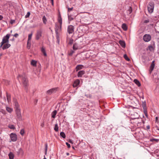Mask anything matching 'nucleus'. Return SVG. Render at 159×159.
<instances>
[{"label": "nucleus", "mask_w": 159, "mask_h": 159, "mask_svg": "<svg viewBox=\"0 0 159 159\" xmlns=\"http://www.w3.org/2000/svg\"><path fill=\"white\" fill-rule=\"evenodd\" d=\"M10 36L11 34H7L6 36H4L2 38V42L0 43V48L2 47L4 44L8 43Z\"/></svg>", "instance_id": "1"}, {"label": "nucleus", "mask_w": 159, "mask_h": 159, "mask_svg": "<svg viewBox=\"0 0 159 159\" xmlns=\"http://www.w3.org/2000/svg\"><path fill=\"white\" fill-rule=\"evenodd\" d=\"M139 116L138 113L136 112L131 113L130 116V121H131V123H132V120H134L136 119H139Z\"/></svg>", "instance_id": "2"}, {"label": "nucleus", "mask_w": 159, "mask_h": 159, "mask_svg": "<svg viewBox=\"0 0 159 159\" xmlns=\"http://www.w3.org/2000/svg\"><path fill=\"white\" fill-rule=\"evenodd\" d=\"M22 80V83L24 86L25 87V90H26V92H27V90L28 89L27 86H28V80L25 77H23Z\"/></svg>", "instance_id": "3"}, {"label": "nucleus", "mask_w": 159, "mask_h": 159, "mask_svg": "<svg viewBox=\"0 0 159 159\" xmlns=\"http://www.w3.org/2000/svg\"><path fill=\"white\" fill-rule=\"evenodd\" d=\"M154 5V4L153 2H150L148 4V12L150 13H151L153 12Z\"/></svg>", "instance_id": "4"}, {"label": "nucleus", "mask_w": 159, "mask_h": 159, "mask_svg": "<svg viewBox=\"0 0 159 159\" xmlns=\"http://www.w3.org/2000/svg\"><path fill=\"white\" fill-rule=\"evenodd\" d=\"M16 120L17 121H21L22 120V116L20 110L16 111Z\"/></svg>", "instance_id": "5"}, {"label": "nucleus", "mask_w": 159, "mask_h": 159, "mask_svg": "<svg viewBox=\"0 0 159 159\" xmlns=\"http://www.w3.org/2000/svg\"><path fill=\"white\" fill-rule=\"evenodd\" d=\"M58 89L57 87L53 88L47 91L46 93L49 95H51L53 93H56Z\"/></svg>", "instance_id": "6"}, {"label": "nucleus", "mask_w": 159, "mask_h": 159, "mask_svg": "<svg viewBox=\"0 0 159 159\" xmlns=\"http://www.w3.org/2000/svg\"><path fill=\"white\" fill-rule=\"evenodd\" d=\"M62 25L59 24V25H56V28H55V33L56 35H58L59 33L61 30Z\"/></svg>", "instance_id": "7"}, {"label": "nucleus", "mask_w": 159, "mask_h": 159, "mask_svg": "<svg viewBox=\"0 0 159 159\" xmlns=\"http://www.w3.org/2000/svg\"><path fill=\"white\" fill-rule=\"evenodd\" d=\"M10 137L11 140L13 142H15L17 140V136L15 133H11L10 134Z\"/></svg>", "instance_id": "8"}, {"label": "nucleus", "mask_w": 159, "mask_h": 159, "mask_svg": "<svg viewBox=\"0 0 159 159\" xmlns=\"http://www.w3.org/2000/svg\"><path fill=\"white\" fill-rule=\"evenodd\" d=\"M42 31L40 30H38L36 34L35 39L36 40H39L42 36Z\"/></svg>", "instance_id": "9"}, {"label": "nucleus", "mask_w": 159, "mask_h": 159, "mask_svg": "<svg viewBox=\"0 0 159 159\" xmlns=\"http://www.w3.org/2000/svg\"><path fill=\"white\" fill-rule=\"evenodd\" d=\"M151 39V36L149 34H145L143 36V39L146 42H148L150 41Z\"/></svg>", "instance_id": "10"}, {"label": "nucleus", "mask_w": 159, "mask_h": 159, "mask_svg": "<svg viewBox=\"0 0 159 159\" xmlns=\"http://www.w3.org/2000/svg\"><path fill=\"white\" fill-rule=\"evenodd\" d=\"M74 28L71 25H69L67 28V32L69 34H72L74 32Z\"/></svg>", "instance_id": "11"}, {"label": "nucleus", "mask_w": 159, "mask_h": 159, "mask_svg": "<svg viewBox=\"0 0 159 159\" xmlns=\"http://www.w3.org/2000/svg\"><path fill=\"white\" fill-rule=\"evenodd\" d=\"M152 45L148 46V48L149 50L150 51H152L154 50L155 48V42L154 41L151 42Z\"/></svg>", "instance_id": "12"}, {"label": "nucleus", "mask_w": 159, "mask_h": 159, "mask_svg": "<svg viewBox=\"0 0 159 159\" xmlns=\"http://www.w3.org/2000/svg\"><path fill=\"white\" fill-rule=\"evenodd\" d=\"M57 21L59 24L61 25H62V18L59 11H58V14Z\"/></svg>", "instance_id": "13"}, {"label": "nucleus", "mask_w": 159, "mask_h": 159, "mask_svg": "<svg viewBox=\"0 0 159 159\" xmlns=\"http://www.w3.org/2000/svg\"><path fill=\"white\" fill-rule=\"evenodd\" d=\"M80 80L79 79H76L74 82L73 84V86L74 88L78 87L80 84Z\"/></svg>", "instance_id": "14"}, {"label": "nucleus", "mask_w": 159, "mask_h": 159, "mask_svg": "<svg viewBox=\"0 0 159 159\" xmlns=\"http://www.w3.org/2000/svg\"><path fill=\"white\" fill-rule=\"evenodd\" d=\"M154 62H155V61H152V62L151 65V66L150 67L149 72H150V74H151V73L152 72V71L153 70V69L154 67V66H155Z\"/></svg>", "instance_id": "15"}, {"label": "nucleus", "mask_w": 159, "mask_h": 159, "mask_svg": "<svg viewBox=\"0 0 159 159\" xmlns=\"http://www.w3.org/2000/svg\"><path fill=\"white\" fill-rule=\"evenodd\" d=\"M84 67V66L82 65H78L75 67V69L76 71L83 69Z\"/></svg>", "instance_id": "16"}, {"label": "nucleus", "mask_w": 159, "mask_h": 159, "mask_svg": "<svg viewBox=\"0 0 159 159\" xmlns=\"http://www.w3.org/2000/svg\"><path fill=\"white\" fill-rule=\"evenodd\" d=\"M85 73V72L84 70H80L78 72L77 74V76L78 77H81L82 75Z\"/></svg>", "instance_id": "17"}, {"label": "nucleus", "mask_w": 159, "mask_h": 159, "mask_svg": "<svg viewBox=\"0 0 159 159\" xmlns=\"http://www.w3.org/2000/svg\"><path fill=\"white\" fill-rule=\"evenodd\" d=\"M2 47V49L3 50L9 48L11 46L10 44L8 43H6Z\"/></svg>", "instance_id": "18"}, {"label": "nucleus", "mask_w": 159, "mask_h": 159, "mask_svg": "<svg viewBox=\"0 0 159 159\" xmlns=\"http://www.w3.org/2000/svg\"><path fill=\"white\" fill-rule=\"evenodd\" d=\"M32 35L33 33L32 32L31 34H29L28 35V39L27 41V45H28L29 43H30V42Z\"/></svg>", "instance_id": "19"}, {"label": "nucleus", "mask_w": 159, "mask_h": 159, "mask_svg": "<svg viewBox=\"0 0 159 159\" xmlns=\"http://www.w3.org/2000/svg\"><path fill=\"white\" fill-rule=\"evenodd\" d=\"M119 43L122 48H125V43L124 41L121 40H120Z\"/></svg>", "instance_id": "20"}, {"label": "nucleus", "mask_w": 159, "mask_h": 159, "mask_svg": "<svg viewBox=\"0 0 159 159\" xmlns=\"http://www.w3.org/2000/svg\"><path fill=\"white\" fill-rule=\"evenodd\" d=\"M17 153L18 155H21L22 156L24 154V152L21 148H20L17 152Z\"/></svg>", "instance_id": "21"}, {"label": "nucleus", "mask_w": 159, "mask_h": 159, "mask_svg": "<svg viewBox=\"0 0 159 159\" xmlns=\"http://www.w3.org/2000/svg\"><path fill=\"white\" fill-rule=\"evenodd\" d=\"M125 107H126V108L124 110V114L126 115V116L129 117V116L126 114L127 113V111H128L129 109V105H128L127 106H125Z\"/></svg>", "instance_id": "22"}, {"label": "nucleus", "mask_w": 159, "mask_h": 159, "mask_svg": "<svg viewBox=\"0 0 159 159\" xmlns=\"http://www.w3.org/2000/svg\"><path fill=\"white\" fill-rule=\"evenodd\" d=\"M37 62L34 60H32L31 61V65L34 67L37 66Z\"/></svg>", "instance_id": "23"}, {"label": "nucleus", "mask_w": 159, "mask_h": 159, "mask_svg": "<svg viewBox=\"0 0 159 159\" xmlns=\"http://www.w3.org/2000/svg\"><path fill=\"white\" fill-rule=\"evenodd\" d=\"M6 96L7 100L8 102H9L11 101V96L10 94H8L7 93H6Z\"/></svg>", "instance_id": "24"}, {"label": "nucleus", "mask_w": 159, "mask_h": 159, "mask_svg": "<svg viewBox=\"0 0 159 159\" xmlns=\"http://www.w3.org/2000/svg\"><path fill=\"white\" fill-rule=\"evenodd\" d=\"M72 48L75 51L76 50L78 49L77 44L76 43H74L73 44Z\"/></svg>", "instance_id": "25"}, {"label": "nucleus", "mask_w": 159, "mask_h": 159, "mask_svg": "<svg viewBox=\"0 0 159 159\" xmlns=\"http://www.w3.org/2000/svg\"><path fill=\"white\" fill-rule=\"evenodd\" d=\"M15 111L17 110H20L19 108V105L18 103L17 102H16L15 103Z\"/></svg>", "instance_id": "26"}, {"label": "nucleus", "mask_w": 159, "mask_h": 159, "mask_svg": "<svg viewBox=\"0 0 159 159\" xmlns=\"http://www.w3.org/2000/svg\"><path fill=\"white\" fill-rule=\"evenodd\" d=\"M133 81L139 87L141 85V84L139 82V81L137 80V79H134Z\"/></svg>", "instance_id": "27"}, {"label": "nucleus", "mask_w": 159, "mask_h": 159, "mask_svg": "<svg viewBox=\"0 0 159 159\" xmlns=\"http://www.w3.org/2000/svg\"><path fill=\"white\" fill-rule=\"evenodd\" d=\"M57 113V111L56 110H54L52 113V117L53 118H55L56 117V115Z\"/></svg>", "instance_id": "28"}, {"label": "nucleus", "mask_w": 159, "mask_h": 159, "mask_svg": "<svg viewBox=\"0 0 159 159\" xmlns=\"http://www.w3.org/2000/svg\"><path fill=\"white\" fill-rule=\"evenodd\" d=\"M122 28L124 31H126L127 30V26L125 24L123 23L122 24Z\"/></svg>", "instance_id": "29"}, {"label": "nucleus", "mask_w": 159, "mask_h": 159, "mask_svg": "<svg viewBox=\"0 0 159 159\" xmlns=\"http://www.w3.org/2000/svg\"><path fill=\"white\" fill-rule=\"evenodd\" d=\"M9 158L10 159H14V155L12 152H10L8 154Z\"/></svg>", "instance_id": "30"}, {"label": "nucleus", "mask_w": 159, "mask_h": 159, "mask_svg": "<svg viewBox=\"0 0 159 159\" xmlns=\"http://www.w3.org/2000/svg\"><path fill=\"white\" fill-rule=\"evenodd\" d=\"M41 52L43 54L44 56H47V55L46 53V52L45 49L43 47L41 49Z\"/></svg>", "instance_id": "31"}, {"label": "nucleus", "mask_w": 159, "mask_h": 159, "mask_svg": "<svg viewBox=\"0 0 159 159\" xmlns=\"http://www.w3.org/2000/svg\"><path fill=\"white\" fill-rule=\"evenodd\" d=\"M69 41L68 44L71 45L73 43L74 40L72 38L69 39Z\"/></svg>", "instance_id": "32"}, {"label": "nucleus", "mask_w": 159, "mask_h": 159, "mask_svg": "<svg viewBox=\"0 0 159 159\" xmlns=\"http://www.w3.org/2000/svg\"><path fill=\"white\" fill-rule=\"evenodd\" d=\"M54 130L56 132H57L58 131V124L56 123L55 125V126L54 127Z\"/></svg>", "instance_id": "33"}, {"label": "nucleus", "mask_w": 159, "mask_h": 159, "mask_svg": "<svg viewBox=\"0 0 159 159\" xmlns=\"http://www.w3.org/2000/svg\"><path fill=\"white\" fill-rule=\"evenodd\" d=\"M6 110L9 112L11 113L13 111L12 109L8 107H6Z\"/></svg>", "instance_id": "34"}, {"label": "nucleus", "mask_w": 159, "mask_h": 159, "mask_svg": "<svg viewBox=\"0 0 159 159\" xmlns=\"http://www.w3.org/2000/svg\"><path fill=\"white\" fill-rule=\"evenodd\" d=\"M142 107L143 108V111L147 110L146 104V102H143Z\"/></svg>", "instance_id": "35"}, {"label": "nucleus", "mask_w": 159, "mask_h": 159, "mask_svg": "<svg viewBox=\"0 0 159 159\" xmlns=\"http://www.w3.org/2000/svg\"><path fill=\"white\" fill-rule=\"evenodd\" d=\"M42 20L43 23L45 25L46 24L47 20L46 18L45 17V16H43L42 18Z\"/></svg>", "instance_id": "36"}, {"label": "nucleus", "mask_w": 159, "mask_h": 159, "mask_svg": "<svg viewBox=\"0 0 159 159\" xmlns=\"http://www.w3.org/2000/svg\"><path fill=\"white\" fill-rule=\"evenodd\" d=\"M60 135L63 138H64V139L65 138L66 135L64 132H61L60 133Z\"/></svg>", "instance_id": "37"}, {"label": "nucleus", "mask_w": 159, "mask_h": 159, "mask_svg": "<svg viewBox=\"0 0 159 159\" xmlns=\"http://www.w3.org/2000/svg\"><path fill=\"white\" fill-rule=\"evenodd\" d=\"M8 127L11 129H16L15 127L13 125H8Z\"/></svg>", "instance_id": "38"}, {"label": "nucleus", "mask_w": 159, "mask_h": 159, "mask_svg": "<svg viewBox=\"0 0 159 159\" xmlns=\"http://www.w3.org/2000/svg\"><path fill=\"white\" fill-rule=\"evenodd\" d=\"M123 57L127 61H129V58L128 57L126 54L124 55Z\"/></svg>", "instance_id": "39"}, {"label": "nucleus", "mask_w": 159, "mask_h": 159, "mask_svg": "<svg viewBox=\"0 0 159 159\" xmlns=\"http://www.w3.org/2000/svg\"><path fill=\"white\" fill-rule=\"evenodd\" d=\"M150 141L152 142H153L154 141H155L156 142H158L159 141V139H155L154 138H152L150 139Z\"/></svg>", "instance_id": "40"}, {"label": "nucleus", "mask_w": 159, "mask_h": 159, "mask_svg": "<svg viewBox=\"0 0 159 159\" xmlns=\"http://www.w3.org/2000/svg\"><path fill=\"white\" fill-rule=\"evenodd\" d=\"M45 154L46 155L47 154V152L48 150V144L46 143L45 144Z\"/></svg>", "instance_id": "41"}, {"label": "nucleus", "mask_w": 159, "mask_h": 159, "mask_svg": "<svg viewBox=\"0 0 159 159\" xmlns=\"http://www.w3.org/2000/svg\"><path fill=\"white\" fill-rule=\"evenodd\" d=\"M20 133L22 136H23L25 133L24 130L23 129H22L20 132Z\"/></svg>", "instance_id": "42"}, {"label": "nucleus", "mask_w": 159, "mask_h": 159, "mask_svg": "<svg viewBox=\"0 0 159 159\" xmlns=\"http://www.w3.org/2000/svg\"><path fill=\"white\" fill-rule=\"evenodd\" d=\"M75 52L74 51L71 50L68 53V55L70 56H72L73 54Z\"/></svg>", "instance_id": "43"}, {"label": "nucleus", "mask_w": 159, "mask_h": 159, "mask_svg": "<svg viewBox=\"0 0 159 159\" xmlns=\"http://www.w3.org/2000/svg\"><path fill=\"white\" fill-rule=\"evenodd\" d=\"M68 16L69 20H71L73 19V18L71 17V15H70L69 13H68Z\"/></svg>", "instance_id": "44"}, {"label": "nucleus", "mask_w": 159, "mask_h": 159, "mask_svg": "<svg viewBox=\"0 0 159 159\" xmlns=\"http://www.w3.org/2000/svg\"><path fill=\"white\" fill-rule=\"evenodd\" d=\"M30 12H27L26 15H25V18H27L29 17L30 16Z\"/></svg>", "instance_id": "45"}, {"label": "nucleus", "mask_w": 159, "mask_h": 159, "mask_svg": "<svg viewBox=\"0 0 159 159\" xmlns=\"http://www.w3.org/2000/svg\"><path fill=\"white\" fill-rule=\"evenodd\" d=\"M73 9V7H72L71 8L68 7V13H69V12H70Z\"/></svg>", "instance_id": "46"}, {"label": "nucleus", "mask_w": 159, "mask_h": 159, "mask_svg": "<svg viewBox=\"0 0 159 159\" xmlns=\"http://www.w3.org/2000/svg\"><path fill=\"white\" fill-rule=\"evenodd\" d=\"M15 22V20H14L11 19L10 21V23L11 24H13Z\"/></svg>", "instance_id": "47"}, {"label": "nucleus", "mask_w": 159, "mask_h": 159, "mask_svg": "<svg viewBox=\"0 0 159 159\" xmlns=\"http://www.w3.org/2000/svg\"><path fill=\"white\" fill-rule=\"evenodd\" d=\"M66 146L67 147V148H70V144H69L68 143H67V142H66Z\"/></svg>", "instance_id": "48"}, {"label": "nucleus", "mask_w": 159, "mask_h": 159, "mask_svg": "<svg viewBox=\"0 0 159 159\" xmlns=\"http://www.w3.org/2000/svg\"><path fill=\"white\" fill-rule=\"evenodd\" d=\"M149 20H145L144 21V23H147L148 22H149Z\"/></svg>", "instance_id": "49"}, {"label": "nucleus", "mask_w": 159, "mask_h": 159, "mask_svg": "<svg viewBox=\"0 0 159 159\" xmlns=\"http://www.w3.org/2000/svg\"><path fill=\"white\" fill-rule=\"evenodd\" d=\"M19 36V34L17 33H16L14 35H13V36L15 38H17Z\"/></svg>", "instance_id": "50"}, {"label": "nucleus", "mask_w": 159, "mask_h": 159, "mask_svg": "<svg viewBox=\"0 0 159 159\" xmlns=\"http://www.w3.org/2000/svg\"><path fill=\"white\" fill-rule=\"evenodd\" d=\"M144 111V112L145 114V115L147 117L148 116V114H147V110H144V111Z\"/></svg>", "instance_id": "51"}, {"label": "nucleus", "mask_w": 159, "mask_h": 159, "mask_svg": "<svg viewBox=\"0 0 159 159\" xmlns=\"http://www.w3.org/2000/svg\"><path fill=\"white\" fill-rule=\"evenodd\" d=\"M68 142L71 144H73V141L71 139H69L68 140Z\"/></svg>", "instance_id": "52"}, {"label": "nucleus", "mask_w": 159, "mask_h": 159, "mask_svg": "<svg viewBox=\"0 0 159 159\" xmlns=\"http://www.w3.org/2000/svg\"><path fill=\"white\" fill-rule=\"evenodd\" d=\"M44 122H43L42 123H41V126L42 127H44Z\"/></svg>", "instance_id": "53"}, {"label": "nucleus", "mask_w": 159, "mask_h": 159, "mask_svg": "<svg viewBox=\"0 0 159 159\" xmlns=\"http://www.w3.org/2000/svg\"><path fill=\"white\" fill-rule=\"evenodd\" d=\"M141 122H138L137 124V125L138 126L141 125Z\"/></svg>", "instance_id": "54"}, {"label": "nucleus", "mask_w": 159, "mask_h": 159, "mask_svg": "<svg viewBox=\"0 0 159 159\" xmlns=\"http://www.w3.org/2000/svg\"><path fill=\"white\" fill-rule=\"evenodd\" d=\"M139 119H140V120H141V121L142 122V123H143V124H144V123H145V121H144V120H142V119H141V118H139Z\"/></svg>", "instance_id": "55"}, {"label": "nucleus", "mask_w": 159, "mask_h": 159, "mask_svg": "<svg viewBox=\"0 0 159 159\" xmlns=\"http://www.w3.org/2000/svg\"><path fill=\"white\" fill-rule=\"evenodd\" d=\"M158 117H156V122H158Z\"/></svg>", "instance_id": "56"}, {"label": "nucleus", "mask_w": 159, "mask_h": 159, "mask_svg": "<svg viewBox=\"0 0 159 159\" xmlns=\"http://www.w3.org/2000/svg\"><path fill=\"white\" fill-rule=\"evenodd\" d=\"M51 0V2L52 3V5L53 6V5H54L53 0Z\"/></svg>", "instance_id": "57"}, {"label": "nucleus", "mask_w": 159, "mask_h": 159, "mask_svg": "<svg viewBox=\"0 0 159 159\" xmlns=\"http://www.w3.org/2000/svg\"><path fill=\"white\" fill-rule=\"evenodd\" d=\"M132 11V9L131 7H130V14L131 13Z\"/></svg>", "instance_id": "58"}, {"label": "nucleus", "mask_w": 159, "mask_h": 159, "mask_svg": "<svg viewBox=\"0 0 159 159\" xmlns=\"http://www.w3.org/2000/svg\"><path fill=\"white\" fill-rule=\"evenodd\" d=\"M3 18V17L2 15H0V20H2Z\"/></svg>", "instance_id": "59"}, {"label": "nucleus", "mask_w": 159, "mask_h": 159, "mask_svg": "<svg viewBox=\"0 0 159 159\" xmlns=\"http://www.w3.org/2000/svg\"><path fill=\"white\" fill-rule=\"evenodd\" d=\"M15 39L14 37H13L12 39H10V40L12 41H13L15 40Z\"/></svg>", "instance_id": "60"}, {"label": "nucleus", "mask_w": 159, "mask_h": 159, "mask_svg": "<svg viewBox=\"0 0 159 159\" xmlns=\"http://www.w3.org/2000/svg\"><path fill=\"white\" fill-rule=\"evenodd\" d=\"M150 127L149 125H148L147 126V128L148 129H150Z\"/></svg>", "instance_id": "61"}, {"label": "nucleus", "mask_w": 159, "mask_h": 159, "mask_svg": "<svg viewBox=\"0 0 159 159\" xmlns=\"http://www.w3.org/2000/svg\"><path fill=\"white\" fill-rule=\"evenodd\" d=\"M59 40L58 39L57 40V42L58 44L59 43Z\"/></svg>", "instance_id": "62"}, {"label": "nucleus", "mask_w": 159, "mask_h": 159, "mask_svg": "<svg viewBox=\"0 0 159 159\" xmlns=\"http://www.w3.org/2000/svg\"><path fill=\"white\" fill-rule=\"evenodd\" d=\"M87 98H91V96L90 95H89V96H87Z\"/></svg>", "instance_id": "63"}, {"label": "nucleus", "mask_w": 159, "mask_h": 159, "mask_svg": "<svg viewBox=\"0 0 159 159\" xmlns=\"http://www.w3.org/2000/svg\"><path fill=\"white\" fill-rule=\"evenodd\" d=\"M44 158H43V159H46V158L45 157V156H44Z\"/></svg>", "instance_id": "64"}]
</instances>
